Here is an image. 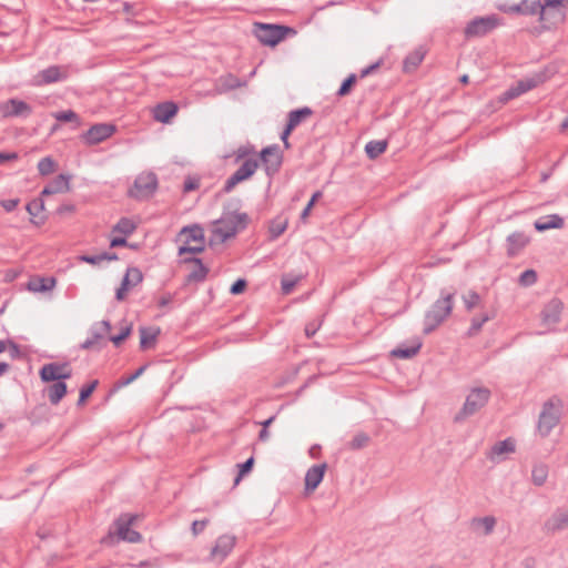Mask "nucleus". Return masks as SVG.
Segmentation results:
<instances>
[{
	"label": "nucleus",
	"instance_id": "obj_20",
	"mask_svg": "<svg viewBox=\"0 0 568 568\" xmlns=\"http://www.w3.org/2000/svg\"><path fill=\"white\" fill-rule=\"evenodd\" d=\"M179 106L174 101H164L158 103L153 109L155 121L168 124L178 114Z\"/></svg>",
	"mask_w": 568,
	"mask_h": 568
},
{
	"label": "nucleus",
	"instance_id": "obj_1",
	"mask_svg": "<svg viewBox=\"0 0 568 568\" xmlns=\"http://www.w3.org/2000/svg\"><path fill=\"white\" fill-rule=\"evenodd\" d=\"M453 298V293L442 295V297L435 301L430 308L425 313L423 329L425 335L434 332L450 315L454 307Z\"/></svg>",
	"mask_w": 568,
	"mask_h": 568
},
{
	"label": "nucleus",
	"instance_id": "obj_41",
	"mask_svg": "<svg viewBox=\"0 0 568 568\" xmlns=\"http://www.w3.org/2000/svg\"><path fill=\"white\" fill-rule=\"evenodd\" d=\"M493 317H494V315H489L488 313L483 314L479 317L474 316L471 318L470 327L467 331V336L473 337V336L477 335L479 333V331L481 329L483 325L486 322H488L489 320H491Z\"/></svg>",
	"mask_w": 568,
	"mask_h": 568
},
{
	"label": "nucleus",
	"instance_id": "obj_13",
	"mask_svg": "<svg viewBox=\"0 0 568 568\" xmlns=\"http://www.w3.org/2000/svg\"><path fill=\"white\" fill-rule=\"evenodd\" d=\"M115 130L116 128L114 124L97 123L83 132L81 134V139L87 145H95L110 138Z\"/></svg>",
	"mask_w": 568,
	"mask_h": 568
},
{
	"label": "nucleus",
	"instance_id": "obj_39",
	"mask_svg": "<svg viewBox=\"0 0 568 568\" xmlns=\"http://www.w3.org/2000/svg\"><path fill=\"white\" fill-rule=\"evenodd\" d=\"M548 477V466L546 464L535 465L531 471V479L536 486H542Z\"/></svg>",
	"mask_w": 568,
	"mask_h": 568
},
{
	"label": "nucleus",
	"instance_id": "obj_7",
	"mask_svg": "<svg viewBox=\"0 0 568 568\" xmlns=\"http://www.w3.org/2000/svg\"><path fill=\"white\" fill-rule=\"evenodd\" d=\"M158 176L153 172L139 174L128 190V196L138 201L151 199L158 190Z\"/></svg>",
	"mask_w": 568,
	"mask_h": 568
},
{
	"label": "nucleus",
	"instance_id": "obj_30",
	"mask_svg": "<svg viewBox=\"0 0 568 568\" xmlns=\"http://www.w3.org/2000/svg\"><path fill=\"white\" fill-rule=\"evenodd\" d=\"M426 54V50L419 47L407 54L403 62V70L406 73L415 71L422 63Z\"/></svg>",
	"mask_w": 568,
	"mask_h": 568
},
{
	"label": "nucleus",
	"instance_id": "obj_18",
	"mask_svg": "<svg viewBox=\"0 0 568 568\" xmlns=\"http://www.w3.org/2000/svg\"><path fill=\"white\" fill-rule=\"evenodd\" d=\"M68 74L65 67L51 65L38 72V87L64 81L68 79Z\"/></svg>",
	"mask_w": 568,
	"mask_h": 568
},
{
	"label": "nucleus",
	"instance_id": "obj_47",
	"mask_svg": "<svg viewBox=\"0 0 568 568\" xmlns=\"http://www.w3.org/2000/svg\"><path fill=\"white\" fill-rule=\"evenodd\" d=\"M548 79L546 70L539 71L531 77L523 79L526 85L527 91L537 88L542 84Z\"/></svg>",
	"mask_w": 568,
	"mask_h": 568
},
{
	"label": "nucleus",
	"instance_id": "obj_33",
	"mask_svg": "<svg viewBox=\"0 0 568 568\" xmlns=\"http://www.w3.org/2000/svg\"><path fill=\"white\" fill-rule=\"evenodd\" d=\"M387 140H372L366 143L365 153L369 160H375L387 150Z\"/></svg>",
	"mask_w": 568,
	"mask_h": 568
},
{
	"label": "nucleus",
	"instance_id": "obj_2",
	"mask_svg": "<svg viewBox=\"0 0 568 568\" xmlns=\"http://www.w3.org/2000/svg\"><path fill=\"white\" fill-rule=\"evenodd\" d=\"M240 203V200L231 201L226 206H224L221 217L212 222L213 229L212 235L209 240V246L212 247L215 244H222L237 234L231 216V209L235 207Z\"/></svg>",
	"mask_w": 568,
	"mask_h": 568
},
{
	"label": "nucleus",
	"instance_id": "obj_19",
	"mask_svg": "<svg viewBox=\"0 0 568 568\" xmlns=\"http://www.w3.org/2000/svg\"><path fill=\"white\" fill-rule=\"evenodd\" d=\"M568 528V508H558L545 521L544 529L547 532L555 534Z\"/></svg>",
	"mask_w": 568,
	"mask_h": 568
},
{
	"label": "nucleus",
	"instance_id": "obj_42",
	"mask_svg": "<svg viewBox=\"0 0 568 568\" xmlns=\"http://www.w3.org/2000/svg\"><path fill=\"white\" fill-rule=\"evenodd\" d=\"M236 207L237 205L231 209V216L236 227V233H239L247 227L251 219L247 213H237Z\"/></svg>",
	"mask_w": 568,
	"mask_h": 568
},
{
	"label": "nucleus",
	"instance_id": "obj_45",
	"mask_svg": "<svg viewBox=\"0 0 568 568\" xmlns=\"http://www.w3.org/2000/svg\"><path fill=\"white\" fill-rule=\"evenodd\" d=\"M521 14L523 16H536L540 17L541 0H521Z\"/></svg>",
	"mask_w": 568,
	"mask_h": 568
},
{
	"label": "nucleus",
	"instance_id": "obj_22",
	"mask_svg": "<svg viewBox=\"0 0 568 568\" xmlns=\"http://www.w3.org/2000/svg\"><path fill=\"white\" fill-rule=\"evenodd\" d=\"M111 329V323L108 320H103L99 323H94L90 329L91 336L88 337L82 344V349L93 348L102 338L103 333H108Z\"/></svg>",
	"mask_w": 568,
	"mask_h": 568
},
{
	"label": "nucleus",
	"instance_id": "obj_53",
	"mask_svg": "<svg viewBox=\"0 0 568 568\" xmlns=\"http://www.w3.org/2000/svg\"><path fill=\"white\" fill-rule=\"evenodd\" d=\"M131 287H133L131 278H128V276L124 275L120 286L115 291V300L119 302L124 301Z\"/></svg>",
	"mask_w": 568,
	"mask_h": 568
},
{
	"label": "nucleus",
	"instance_id": "obj_40",
	"mask_svg": "<svg viewBox=\"0 0 568 568\" xmlns=\"http://www.w3.org/2000/svg\"><path fill=\"white\" fill-rule=\"evenodd\" d=\"M7 344H8L10 356L14 359H24L28 365V371H29V373H31L32 365L30 363V358L27 357L26 353L21 349V347L16 342H13L11 339H8Z\"/></svg>",
	"mask_w": 568,
	"mask_h": 568
},
{
	"label": "nucleus",
	"instance_id": "obj_9",
	"mask_svg": "<svg viewBox=\"0 0 568 568\" xmlns=\"http://www.w3.org/2000/svg\"><path fill=\"white\" fill-rule=\"evenodd\" d=\"M138 518L139 515L136 514L124 513L114 520L115 532L119 539L132 544L140 542L142 540V535L131 528Z\"/></svg>",
	"mask_w": 568,
	"mask_h": 568
},
{
	"label": "nucleus",
	"instance_id": "obj_29",
	"mask_svg": "<svg viewBox=\"0 0 568 568\" xmlns=\"http://www.w3.org/2000/svg\"><path fill=\"white\" fill-rule=\"evenodd\" d=\"M422 342L419 339H415L412 345L406 346L404 344L397 346L396 348L390 351V356L400 359H410L415 355H417L422 348Z\"/></svg>",
	"mask_w": 568,
	"mask_h": 568
},
{
	"label": "nucleus",
	"instance_id": "obj_35",
	"mask_svg": "<svg viewBox=\"0 0 568 568\" xmlns=\"http://www.w3.org/2000/svg\"><path fill=\"white\" fill-rule=\"evenodd\" d=\"M515 448L516 444L511 437L497 442L490 449V458L493 459L495 456L514 453Z\"/></svg>",
	"mask_w": 568,
	"mask_h": 568
},
{
	"label": "nucleus",
	"instance_id": "obj_64",
	"mask_svg": "<svg viewBox=\"0 0 568 568\" xmlns=\"http://www.w3.org/2000/svg\"><path fill=\"white\" fill-rule=\"evenodd\" d=\"M75 212V205L72 203H63L57 206L54 213L58 215L71 214Z\"/></svg>",
	"mask_w": 568,
	"mask_h": 568
},
{
	"label": "nucleus",
	"instance_id": "obj_51",
	"mask_svg": "<svg viewBox=\"0 0 568 568\" xmlns=\"http://www.w3.org/2000/svg\"><path fill=\"white\" fill-rule=\"evenodd\" d=\"M57 285L54 276H39L38 275V293H47L52 291Z\"/></svg>",
	"mask_w": 568,
	"mask_h": 568
},
{
	"label": "nucleus",
	"instance_id": "obj_54",
	"mask_svg": "<svg viewBox=\"0 0 568 568\" xmlns=\"http://www.w3.org/2000/svg\"><path fill=\"white\" fill-rule=\"evenodd\" d=\"M537 282V272L532 268L524 271L518 278L521 286H531Z\"/></svg>",
	"mask_w": 568,
	"mask_h": 568
},
{
	"label": "nucleus",
	"instance_id": "obj_38",
	"mask_svg": "<svg viewBox=\"0 0 568 568\" xmlns=\"http://www.w3.org/2000/svg\"><path fill=\"white\" fill-rule=\"evenodd\" d=\"M98 385H99V381L98 379H93V381L84 384L80 388L79 399H78L77 405L78 406H83L87 403V400L92 396V394L97 389Z\"/></svg>",
	"mask_w": 568,
	"mask_h": 568
},
{
	"label": "nucleus",
	"instance_id": "obj_61",
	"mask_svg": "<svg viewBox=\"0 0 568 568\" xmlns=\"http://www.w3.org/2000/svg\"><path fill=\"white\" fill-rule=\"evenodd\" d=\"M298 278H290L287 276H283L281 280V290L283 294H290L294 290Z\"/></svg>",
	"mask_w": 568,
	"mask_h": 568
},
{
	"label": "nucleus",
	"instance_id": "obj_34",
	"mask_svg": "<svg viewBox=\"0 0 568 568\" xmlns=\"http://www.w3.org/2000/svg\"><path fill=\"white\" fill-rule=\"evenodd\" d=\"M496 526V518L493 516H485V517H475L470 521V527L474 530H477L479 528L484 529V535L488 536L494 531V528Z\"/></svg>",
	"mask_w": 568,
	"mask_h": 568
},
{
	"label": "nucleus",
	"instance_id": "obj_16",
	"mask_svg": "<svg viewBox=\"0 0 568 568\" xmlns=\"http://www.w3.org/2000/svg\"><path fill=\"white\" fill-rule=\"evenodd\" d=\"M31 112V106L22 100L10 99L0 104V114L3 118L27 116Z\"/></svg>",
	"mask_w": 568,
	"mask_h": 568
},
{
	"label": "nucleus",
	"instance_id": "obj_21",
	"mask_svg": "<svg viewBox=\"0 0 568 568\" xmlns=\"http://www.w3.org/2000/svg\"><path fill=\"white\" fill-rule=\"evenodd\" d=\"M326 469H327L326 463L314 465L307 469L305 479H304L305 491H307V493L314 491L320 486V484L323 481Z\"/></svg>",
	"mask_w": 568,
	"mask_h": 568
},
{
	"label": "nucleus",
	"instance_id": "obj_62",
	"mask_svg": "<svg viewBox=\"0 0 568 568\" xmlns=\"http://www.w3.org/2000/svg\"><path fill=\"white\" fill-rule=\"evenodd\" d=\"M520 94L516 90L515 85H511L509 89H507L499 97V101L501 103H507L508 101L518 98Z\"/></svg>",
	"mask_w": 568,
	"mask_h": 568
},
{
	"label": "nucleus",
	"instance_id": "obj_56",
	"mask_svg": "<svg viewBox=\"0 0 568 568\" xmlns=\"http://www.w3.org/2000/svg\"><path fill=\"white\" fill-rule=\"evenodd\" d=\"M205 250V244H197L194 246H191L189 244H185L179 247L178 255L183 256L185 254H201Z\"/></svg>",
	"mask_w": 568,
	"mask_h": 568
},
{
	"label": "nucleus",
	"instance_id": "obj_55",
	"mask_svg": "<svg viewBox=\"0 0 568 568\" xmlns=\"http://www.w3.org/2000/svg\"><path fill=\"white\" fill-rule=\"evenodd\" d=\"M463 301L466 310L469 312L479 304L480 295L475 291H469L467 294L463 295Z\"/></svg>",
	"mask_w": 568,
	"mask_h": 568
},
{
	"label": "nucleus",
	"instance_id": "obj_43",
	"mask_svg": "<svg viewBox=\"0 0 568 568\" xmlns=\"http://www.w3.org/2000/svg\"><path fill=\"white\" fill-rule=\"evenodd\" d=\"M57 168L58 163L51 156L42 158L38 162V173L43 176L55 172Z\"/></svg>",
	"mask_w": 568,
	"mask_h": 568
},
{
	"label": "nucleus",
	"instance_id": "obj_26",
	"mask_svg": "<svg viewBox=\"0 0 568 568\" xmlns=\"http://www.w3.org/2000/svg\"><path fill=\"white\" fill-rule=\"evenodd\" d=\"M52 384L43 389V394L48 395V398L52 405H58L68 393V386L65 382L58 381L51 382Z\"/></svg>",
	"mask_w": 568,
	"mask_h": 568
},
{
	"label": "nucleus",
	"instance_id": "obj_3",
	"mask_svg": "<svg viewBox=\"0 0 568 568\" xmlns=\"http://www.w3.org/2000/svg\"><path fill=\"white\" fill-rule=\"evenodd\" d=\"M253 33L263 45L274 48L288 34H295L296 31L284 24L255 22Z\"/></svg>",
	"mask_w": 568,
	"mask_h": 568
},
{
	"label": "nucleus",
	"instance_id": "obj_44",
	"mask_svg": "<svg viewBox=\"0 0 568 568\" xmlns=\"http://www.w3.org/2000/svg\"><path fill=\"white\" fill-rule=\"evenodd\" d=\"M132 333V323H126L121 327L120 332L115 335H111L109 339L113 343L115 347H120L131 335Z\"/></svg>",
	"mask_w": 568,
	"mask_h": 568
},
{
	"label": "nucleus",
	"instance_id": "obj_17",
	"mask_svg": "<svg viewBox=\"0 0 568 568\" xmlns=\"http://www.w3.org/2000/svg\"><path fill=\"white\" fill-rule=\"evenodd\" d=\"M236 544L235 536L222 535L216 539L214 547L211 549L210 557L212 559H219L222 562L229 554L233 550Z\"/></svg>",
	"mask_w": 568,
	"mask_h": 568
},
{
	"label": "nucleus",
	"instance_id": "obj_23",
	"mask_svg": "<svg viewBox=\"0 0 568 568\" xmlns=\"http://www.w3.org/2000/svg\"><path fill=\"white\" fill-rule=\"evenodd\" d=\"M564 304L559 298L550 300L541 311V320L547 324H557L560 321V315Z\"/></svg>",
	"mask_w": 568,
	"mask_h": 568
},
{
	"label": "nucleus",
	"instance_id": "obj_14",
	"mask_svg": "<svg viewBox=\"0 0 568 568\" xmlns=\"http://www.w3.org/2000/svg\"><path fill=\"white\" fill-rule=\"evenodd\" d=\"M183 263L194 264V268L185 276L183 286L191 283H203L206 280L210 268L203 263L202 258L196 256L184 257Z\"/></svg>",
	"mask_w": 568,
	"mask_h": 568
},
{
	"label": "nucleus",
	"instance_id": "obj_36",
	"mask_svg": "<svg viewBox=\"0 0 568 568\" xmlns=\"http://www.w3.org/2000/svg\"><path fill=\"white\" fill-rule=\"evenodd\" d=\"M358 81V75L356 73H349L341 83L338 90L336 91L337 98H344L352 93L356 83Z\"/></svg>",
	"mask_w": 568,
	"mask_h": 568
},
{
	"label": "nucleus",
	"instance_id": "obj_11",
	"mask_svg": "<svg viewBox=\"0 0 568 568\" xmlns=\"http://www.w3.org/2000/svg\"><path fill=\"white\" fill-rule=\"evenodd\" d=\"M258 166L260 161L256 158L245 159L241 166L225 181L222 192L230 193L239 183L251 179Z\"/></svg>",
	"mask_w": 568,
	"mask_h": 568
},
{
	"label": "nucleus",
	"instance_id": "obj_27",
	"mask_svg": "<svg viewBox=\"0 0 568 568\" xmlns=\"http://www.w3.org/2000/svg\"><path fill=\"white\" fill-rule=\"evenodd\" d=\"M180 236H184V243L196 242L205 244L204 229L200 224H192L183 226L180 231Z\"/></svg>",
	"mask_w": 568,
	"mask_h": 568
},
{
	"label": "nucleus",
	"instance_id": "obj_32",
	"mask_svg": "<svg viewBox=\"0 0 568 568\" xmlns=\"http://www.w3.org/2000/svg\"><path fill=\"white\" fill-rule=\"evenodd\" d=\"M288 219L282 215H278L270 221L268 225V240L275 241L280 237L287 229Z\"/></svg>",
	"mask_w": 568,
	"mask_h": 568
},
{
	"label": "nucleus",
	"instance_id": "obj_63",
	"mask_svg": "<svg viewBox=\"0 0 568 568\" xmlns=\"http://www.w3.org/2000/svg\"><path fill=\"white\" fill-rule=\"evenodd\" d=\"M210 520L207 518L203 520H194L191 525V530L194 536L200 535L205 527L209 525Z\"/></svg>",
	"mask_w": 568,
	"mask_h": 568
},
{
	"label": "nucleus",
	"instance_id": "obj_15",
	"mask_svg": "<svg viewBox=\"0 0 568 568\" xmlns=\"http://www.w3.org/2000/svg\"><path fill=\"white\" fill-rule=\"evenodd\" d=\"M530 236L523 231H516L506 237V255L516 257L529 243Z\"/></svg>",
	"mask_w": 568,
	"mask_h": 568
},
{
	"label": "nucleus",
	"instance_id": "obj_58",
	"mask_svg": "<svg viewBox=\"0 0 568 568\" xmlns=\"http://www.w3.org/2000/svg\"><path fill=\"white\" fill-rule=\"evenodd\" d=\"M200 187V178L197 176H186L183 183V192L190 193Z\"/></svg>",
	"mask_w": 568,
	"mask_h": 568
},
{
	"label": "nucleus",
	"instance_id": "obj_48",
	"mask_svg": "<svg viewBox=\"0 0 568 568\" xmlns=\"http://www.w3.org/2000/svg\"><path fill=\"white\" fill-rule=\"evenodd\" d=\"M369 442L371 437L366 433L359 432L348 443V448L351 450H359L365 448L369 444Z\"/></svg>",
	"mask_w": 568,
	"mask_h": 568
},
{
	"label": "nucleus",
	"instance_id": "obj_31",
	"mask_svg": "<svg viewBox=\"0 0 568 568\" xmlns=\"http://www.w3.org/2000/svg\"><path fill=\"white\" fill-rule=\"evenodd\" d=\"M313 114V110L310 106H302L294 109L288 112L286 124L292 126L294 130L306 119Z\"/></svg>",
	"mask_w": 568,
	"mask_h": 568
},
{
	"label": "nucleus",
	"instance_id": "obj_37",
	"mask_svg": "<svg viewBox=\"0 0 568 568\" xmlns=\"http://www.w3.org/2000/svg\"><path fill=\"white\" fill-rule=\"evenodd\" d=\"M136 230V224L129 217H121L113 226L112 232H118L128 236Z\"/></svg>",
	"mask_w": 568,
	"mask_h": 568
},
{
	"label": "nucleus",
	"instance_id": "obj_10",
	"mask_svg": "<svg viewBox=\"0 0 568 568\" xmlns=\"http://www.w3.org/2000/svg\"><path fill=\"white\" fill-rule=\"evenodd\" d=\"M256 158L263 164L265 173L268 178H273L280 172L283 163V154L278 144H272L263 148Z\"/></svg>",
	"mask_w": 568,
	"mask_h": 568
},
{
	"label": "nucleus",
	"instance_id": "obj_8",
	"mask_svg": "<svg viewBox=\"0 0 568 568\" xmlns=\"http://www.w3.org/2000/svg\"><path fill=\"white\" fill-rule=\"evenodd\" d=\"M500 24L501 18H499L497 14L476 17L466 24L464 29L465 39L470 40L474 38L485 37L493 32Z\"/></svg>",
	"mask_w": 568,
	"mask_h": 568
},
{
	"label": "nucleus",
	"instance_id": "obj_28",
	"mask_svg": "<svg viewBox=\"0 0 568 568\" xmlns=\"http://www.w3.org/2000/svg\"><path fill=\"white\" fill-rule=\"evenodd\" d=\"M565 224L564 219L558 214H550L538 219L535 223V230L545 232L551 229H561Z\"/></svg>",
	"mask_w": 568,
	"mask_h": 568
},
{
	"label": "nucleus",
	"instance_id": "obj_60",
	"mask_svg": "<svg viewBox=\"0 0 568 568\" xmlns=\"http://www.w3.org/2000/svg\"><path fill=\"white\" fill-rule=\"evenodd\" d=\"M247 288V281L245 278H237L230 287V294L240 295Z\"/></svg>",
	"mask_w": 568,
	"mask_h": 568
},
{
	"label": "nucleus",
	"instance_id": "obj_24",
	"mask_svg": "<svg viewBox=\"0 0 568 568\" xmlns=\"http://www.w3.org/2000/svg\"><path fill=\"white\" fill-rule=\"evenodd\" d=\"M65 368V366L61 365L59 362H51L44 364L40 371L39 376L43 383H51L61 381L60 372Z\"/></svg>",
	"mask_w": 568,
	"mask_h": 568
},
{
	"label": "nucleus",
	"instance_id": "obj_52",
	"mask_svg": "<svg viewBox=\"0 0 568 568\" xmlns=\"http://www.w3.org/2000/svg\"><path fill=\"white\" fill-rule=\"evenodd\" d=\"M323 196V193L322 191H316L312 194L310 201L307 202L306 206L303 209L302 213H301V221L302 222H306L307 217L310 216L311 214V211L312 209L314 207V205L316 204V202Z\"/></svg>",
	"mask_w": 568,
	"mask_h": 568
},
{
	"label": "nucleus",
	"instance_id": "obj_6",
	"mask_svg": "<svg viewBox=\"0 0 568 568\" xmlns=\"http://www.w3.org/2000/svg\"><path fill=\"white\" fill-rule=\"evenodd\" d=\"M490 390L487 387H475L467 395L462 409L455 415L454 422L460 423L469 416H473L486 406L490 398Z\"/></svg>",
	"mask_w": 568,
	"mask_h": 568
},
{
	"label": "nucleus",
	"instance_id": "obj_25",
	"mask_svg": "<svg viewBox=\"0 0 568 568\" xmlns=\"http://www.w3.org/2000/svg\"><path fill=\"white\" fill-rule=\"evenodd\" d=\"M140 348L142 351L150 349L154 347L158 336L161 333L160 327L150 326V327H140Z\"/></svg>",
	"mask_w": 568,
	"mask_h": 568
},
{
	"label": "nucleus",
	"instance_id": "obj_5",
	"mask_svg": "<svg viewBox=\"0 0 568 568\" xmlns=\"http://www.w3.org/2000/svg\"><path fill=\"white\" fill-rule=\"evenodd\" d=\"M562 403L558 397H551L542 405L539 414L537 429L541 437H547L559 424Z\"/></svg>",
	"mask_w": 568,
	"mask_h": 568
},
{
	"label": "nucleus",
	"instance_id": "obj_4",
	"mask_svg": "<svg viewBox=\"0 0 568 568\" xmlns=\"http://www.w3.org/2000/svg\"><path fill=\"white\" fill-rule=\"evenodd\" d=\"M540 9V30H550L566 19L568 0H542Z\"/></svg>",
	"mask_w": 568,
	"mask_h": 568
},
{
	"label": "nucleus",
	"instance_id": "obj_50",
	"mask_svg": "<svg viewBox=\"0 0 568 568\" xmlns=\"http://www.w3.org/2000/svg\"><path fill=\"white\" fill-rule=\"evenodd\" d=\"M59 122H74L75 126L80 125V116L73 110H65L52 114Z\"/></svg>",
	"mask_w": 568,
	"mask_h": 568
},
{
	"label": "nucleus",
	"instance_id": "obj_46",
	"mask_svg": "<svg viewBox=\"0 0 568 568\" xmlns=\"http://www.w3.org/2000/svg\"><path fill=\"white\" fill-rule=\"evenodd\" d=\"M149 364H144L140 366L134 373H132L129 376H122L120 379L116 381L114 385V390L119 389L123 386H128L129 384L133 383L136 378H139L148 368Z\"/></svg>",
	"mask_w": 568,
	"mask_h": 568
},
{
	"label": "nucleus",
	"instance_id": "obj_57",
	"mask_svg": "<svg viewBox=\"0 0 568 568\" xmlns=\"http://www.w3.org/2000/svg\"><path fill=\"white\" fill-rule=\"evenodd\" d=\"M124 275L128 276V278H131V284L133 286L143 281V274L139 267H128Z\"/></svg>",
	"mask_w": 568,
	"mask_h": 568
},
{
	"label": "nucleus",
	"instance_id": "obj_12",
	"mask_svg": "<svg viewBox=\"0 0 568 568\" xmlns=\"http://www.w3.org/2000/svg\"><path fill=\"white\" fill-rule=\"evenodd\" d=\"M70 180L71 175L61 173L49 181L42 189L40 197H38V211H45L42 197L68 192L70 190Z\"/></svg>",
	"mask_w": 568,
	"mask_h": 568
},
{
	"label": "nucleus",
	"instance_id": "obj_59",
	"mask_svg": "<svg viewBox=\"0 0 568 568\" xmlns=\"http://www.w3.org/2000/svg\"><path fill=\"white\" fill-rule=\"evenodd\" d=\"M251 154H256L253 145H242L235 152V162H239L243 159H248L247 156Z\"/></svg>",
	"mask_w": 568,
	"mask_h": 568
},
{
	"label": "nucleus",
	"instance_id": "obj_49",
	"mask_svg": "<svg viewBox=\"0 0 568 568\" xmlns=\"http://www.w3.org/2000/svg\"><path fill=\"white\" fill-rule=\"evenodd\" d=\"M253 466H254V457L253 456L247 458L244 463L237 464L236 465L237 475L234 478V485H237L244 476L248 475L252 471Z\"/></svg>",
	"mask_w": 568,
	"mask_h": 568
}]
</instances>
